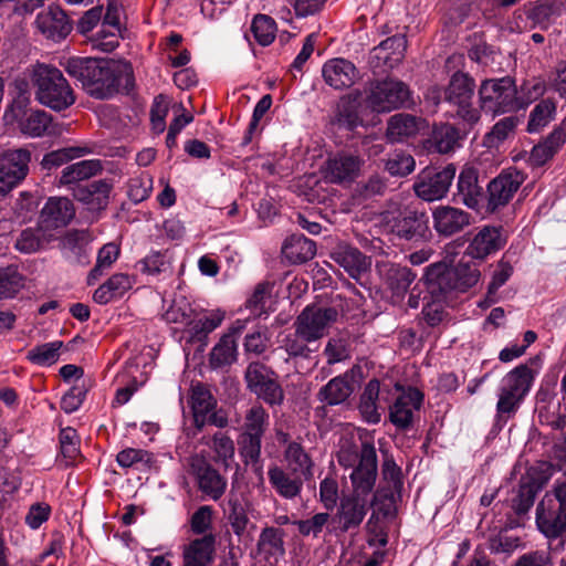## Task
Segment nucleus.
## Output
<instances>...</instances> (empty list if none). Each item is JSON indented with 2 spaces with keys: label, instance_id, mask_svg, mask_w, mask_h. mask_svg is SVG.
Instances as JSON below:
<instances>
[{
  "label": "nucleus",
  "instance_id": "f257e3e1",
  "mask_svg": "<svg viewBox=\"0 0 566 566\" xmlns=\"http://www.w3.org/2000/svg\"><path fill=\"white\" fill-rule=\"evenodd\" d=\"M67 74L78 82L87 94L95 98H109L120 88L134 86L129 63L92 57H71L65 64Z\"/></svg>",
  "mask_w": 566,
  "mask_h": 566
},
{
  "label": "nucleus",
  "instance_id": "f03ea898",
  "mask_svg": "<svg viewBox=\"0 0 566 566\" xmlns=\"http://www.w3.org/2000/svg\"><path fill=\"white\" fill-rule=\"evenodd\" d=\"M33 82L35 97L44 106L63 111L75 102L71 86L56 67L39 65L34 70Z\"/></svg>",
  "mask_w": 566,
  "mask_h": 566
},
{
  "label": "nucleus",
  "instance_id": "7ed1b4c3",
  "mask_svg": "<svg viewBox=\"0 0 566 566\" xmlns=\"http://www.w3.org/2000/svg\"><path fill=\"white\" fill-rule=\"evenodd\" d=\"M480 276V270L475 264L462 262L454 268H448L441 262L434 263L429 265L424 273L431 293L465 292L479 282Z\"/></svg>",
  "mask_w": 566,
  "mask_h": 566
},
{
  "label": "nucleus",
  "instance_id": "20e7f679",
  "mask_svg": "<svg viewBox=\"0 0 566 566\" xmlns=\"http://www.w3.org/2000/svg\"><path fill=\"white\" fill-rule=\"evenodd\" d=\"M481 108L492 115L518 111L517 88L510 76L484 80L479 88Z\"/></svg>",
  "mask_w": 566,
  "mask_h": 566
},
{
  "label": "nucleus",
  "instance_id": "39448f33",
  "mask_svg": "<svg viewBox=\"0 0 566 566\" xmlns=\"http://www.w3.org/2000/svg\"><path fill=\"white\" fill-rule=\"evenodd\" d=\"M384 222L386 229L400 239L426 241L431 238L429 218L426 212L409 206L397 211L386 212Z\"/></svg>",
  "mask_w": 566,
  "mask_h": 566
},
{
  "label": "nucleus",
  "instance_id": "423d86ee",
  "mask_svg": "<svg viewBox=\"0 0 566 566\" xmlns=\"http://www.w3.org/2000/svg\"><path fill=\"white\" fill-rule=\"evenodd\" d=\"M534 377L533 370L527 365H520L507 373L500 386L497 413H514L530 391Z\"/></svg>",
  "mask_w": 566,
  "mask_h": 566
},
{
  "label": "nucleus",
  "instance_id": "0eeeda50",
  "mask_svg": "<svg viewBox=\"0 0 566 566\" xmlns=\"http://www.w3.org/2000/svg\"><path fill=\"white\" fill-rule=\"evenodd\" d=\"M410 90L401 81L387 78L376 82L367 96V105L377 113H389L410 102Z\"/></svg>",
  "mask_w": 566,
  "mask_h": 566
},
{
  "label": "nucleus",
  "instance_id": "6e6552de",
  "mask_svg": "<svg viewBox=\"0 0 566 566\" xmlns=\"http://www.w3.org/2000/svg\"><path fill=\"white\" fill-rule=\"evenodd\" d=\"M474 87L475 84L472 77L465 73L457 72L444 90V99L457 106L458 116L469 124H474L480 118L479 111L472 105Z\"/></svg>",
  "mask_w": 566,
  "mask_h": 566
},
{
  "label": "nucleus",
  "instance_id": "1a4fd4ad",
  "mask_svg": "<svg viewBox=\"0 0 566 566\" xmlns=\"http://www.w3.org/2000/svg\"><path fill=\"white\" fill-rule=\"evenodd\" d=\"M337 311L333 307L307 305L294 322L298 335L308 342L322 338L337 318Z\"/></svg>",
  "mask_w": 566,
  "mask_h": 566
},
{
  "label": "nucleus",
  "instance_id": "9d476101",
  "mask_svg": "<svg viewBox=\"0 0 566 566\" xmlns=\"http://www.w3.org/2000/svg\"><path fill=\"white\" fill-rule=\"evenodd\" d=\"M537 530L549 541L560 539L554 549H563L566 536V512L557 507L555 499L544 495L536 507Z\"/></svg>",
  "mask_w": 566,
  "mask_h": 566
},
{
  "label": "nucleus",
  "instance_id": "9b49d317",
  "mask_svg": "<svg viewBox=\"0 0 566 566\" xmlns=\"http://www.w3.org/2000/svg\"><path fill=\"white\" fill-rule=\"evenodd\" d=\"M31 153L27 148L8 149L0 154V195L23 180L29 172Z\"/></svg>",
  "mask_w": 566,
  "mask_h": 566
},
{
  "label": "nucleus",
  "instance_id": "f8f14e48",
  "mask_svg": "<svg viewBox=\"0 0 566 566\" xmlns=\"http://www.w3.org/2000/svg\"><path fill=\"white\" fill-rule=\"evenodd\" d=\"M455 171L451 164L439 171L423 170L413 184L416 195L429 202L442 199L449 191Z\"/></svg>",
  "mask_w": 566,
  "mask_h": 566
},
{
  "label": "nucleus",
  "instance_id": "ddd939ff",
  "mask_svg": "<svg viewBox=\"0 0 566 566\" xmlns=\"http://www.w3.org/2000/svg\"><path fill=\"white\" fill-rule=\"evenodd\" d=\"M189 468L198 482L199 490L209 499L217 501L224 494L227 480L212 468L203 454L191 455Z\"/></svg>",
  "mask_w": 566,
  "mask_h": 566
},
{
  "label": "nucleus",
  "instance_id": "4468645a",
  "mask_svg": "<svg viewBox=\"0 0 566 566\" xmlns=\"http://www.w3.org/2000/svg\"><path fill=\"white\" fill-rule=\"evenodd\" d=\"M524 179L523 172L516 168L503 170L488 186V209L495 211L506 206L524 182Z\"/></svg>",
  "mask_w": 566,
  "mask_h": 566
},
{
  "label": "nucleus",
  "instance_id": "2eb2a0df",
  "mask_svg": "<svg viewBox=\"0 0 566 566\" xmlns=\"http://www.w3.org/2000/svg\"><path fill=\"white\" fill-rule=\"evenodd\" d=\"M377 476V454L374 444L364 442L360 449V461L350 473L353 493L365 497L371 493Z\"/></svg>",
  "mask_w": 566,
  "mask_h": 566
},
{
  "label": "nucleus",
  "instance_id": "dca6fc26",
  "mask_svg": "<svg viewBox=\"0 0 566 566\" xmlns=\"http://www.w3.org/2000/svg\"><path fill=\"white\" fill-rule=\"evenodd\" d=\"M363 160L359 156L340 151L331 156L322 168L326 181L338 185L353 182L359 175Z\"/></svg>",
  "mask_w": 566,
  "mask_h": 566
},
{
  "label": "nucleus",
  "instance_id": "f3484780",
  "mask_svg": "<svg viewBox=\"0 0 566 566\" xmlns=\"http://www.w3.org/2000/svg\"><path fill=\"white\" fill-rule=\"evenodd\" d=\"M423 394L415 387L402 389L389 407L390 422L400 430L409 429L412 426L415 413L420 410L423 403Z\"/></svg>",
  "mask_w": 566,
  "mask_h": 566
},
{
  "label": "nucleus",
  "instance_id": "a211bd4d",
  "mask_svg": "<svg viewBox=\"0 0 566 566\" xmlns=\"http://www.w3.org/2000/svg\"><path fill=\"white\" fill-rule=\"evenodd\" d=\"M406 49L407 40L405 36H390L370 51L369 65L375 73L392 70L403 60Z\"/></svg>",
  "mask_w": 566,
  "mask_h": 566
},
{
  "label": "nucleus",
  "instance_id": "6ab92c4d",
  "mask_svg": "<svg viewBox=\"0 0 566 566\" xmlns=\"http://www.w3.org/2000/svg\"><path fill=\"white\" fill-rule=\"evenodd\" d=\"M34 24L39 33L54 42L64 40L72 31L69 17L56 6H50L38 13Z\"/></svg>",
  "mask_w": 566,
  "mask_h": 566
},
{
  "label": "nucleus",
  "instance_id": "aec40b11",
  "mask_svg": "<svg viewBox=\"0 0 566 566\" xmlns=\"http://www.w3.org/2000/svg\"><path fill=\"white\" fill-rule=\"evenodd\" d=\"M75 216V208L66 197H51L41 210L40 223L46 229L55 230L67 226Z\"/></svg>",
  "mask_w": 566,
  "mask_h": 566
},
{
  "label": "nucleus",
  "instance_id": "412c9836",
  "mask_svg": "<svg viewBox=\"0 0 566 566\" xmlns=\"http://www.w3.org/2000/svg\"><path fill=\"white\" fill-rule=\"evenodd\" d=\"M322 75L327 85L335 90H343L355 84L359 72L350 61L336 57L324 63Z\"/></svg>",
  "mask_w": 566,
  "mask_h": 566
},
{
  "label": "nucleus",
  "instance_id": "4be33fe9",
  "mask_svg": "<svg viewBox=\"0 0 566 566\" xmlns=\"http://www.w3.org/2000/svg\"><path fill=\"white\" fill-rule=\"evenodd\" d=\"M504 244L505 240L502 237L500 228L484 226L469 243L467 254L473 259L483 260L488 255L502 249Z\"/></svg>",
  "mask_w": 566,
  "mask_h": 566
},
{
  "label": "nucleus",
  "instance_id": "5701e85b",
  "mask_svg": "<svg viewBox=\"0 0 566 566\" xmlns=\"http://www.w3.org/2000/svg\"><path fill=\"white\" fill-rule=\"evenodd\" d=\"M113 185L106 180H96L85 186H77L73 190L74 198L90 211L104 210L109 202Z\"/></svg>",
  "mask_w": 566,
  "mask_h": 566
},
{
  "label": "nucleus",
  "instance_id": "b1692460",
  "mask_svg": "<svg viewBox=\"0 0 566 566\" xmlns=\"http://www.w3.org/2000/svg\"><path fill=\"white\" fill-rule=\"evenodd\" d=\"M433 227L441 235H452L470 223V216L465 211L450 207L439 206L432 212Z\"/></svg>",
  "mask_w": 566,
  "mask_h": 566
},
{
  "label": "nucleus",
  "instance_id": "393cba45",
  "mask_svg": "<svg viewBox=\"0 0 566 566\" xmlns=\"http://www.w3.org/2000/svg\"><path fill=\"white\" fill-rule=\"evenodd\" d=\"M269 482L275 492L285 500L297 497L303 489V476L293 475L283 468L273 465L268 471Z\"/></svg>",
  "mask_w": 566,
  "mask_h": 566
},
{
  "label": "nucleus",
  "instance_id": "a878e982",
  "mask_svg": "<svg viewBox=\"0 0 566 566\" xmlns=\"http://www.w3.org/2000/svg\"><path fill=\"white\" fill-rule=\"evenodd\" d=\"M368 497L352 493L340 500L339 521L345 531L357 527L367 514Z\"/></svg>",
  "mask_w": 566,
  "mask_h": 566
},
{
  "label": "nucleus",
  "instance_id": "bb28decb",
  "mask_svg": "<svg viewBox=\"0 0 566 566\" xmlns=\"http://www.w3.org/2000/svg\"><path fill=\"white\" fill-rule=\"evenodd\" d=\"M134 284V276L126 273H115L95 290L93 300L101 305L108 304L116 298L123 297Z\"/></svg>",
  "mask_w": 566,
  "mask_h": 566
},
{
  "label": "nucleus",
  "instance_id": "cd10ccee",
  "mask_svg": "<svg viewBox=\"0 0 566 566\" xmlns=\"http://www.w3.org/2000/svg\"><path fill=\"white\" fill-rule=\"evenodd\" d=\"M457 198L470 209H476L482 198V187L478 182V171L473 167H464L458 178Z\"/></svg>",
  "mask_w": 566,
  "mask_h": 566
},
{
  "label": "nucleus",
  "instance_id": "c85d7f7f",
  "mask_svg": "<svg viewBox=\"0 0 566 566\" xmlns=\"http://www.w3.org/2000/svg\"><path fill=\"white\" fill-rule=\"evenodd\" d=\"M214 543L212 534L192 541L184 551L182 566H210L213 560Z\"/></svg>",
  "mask_w": 566,
  "mask_h": 566
},
{
  "label": "nucleus",
  "instance_id": "c756f323",
  "mask_svg": "<svg viewBox=\"0 0 566 566\" xmlns=\"http://www.w3.org/2000/svg\"><path fill=\"white\" fill-rule=\"evenodd\" d=\"M286 470L293 475H302L305 480L313 476L314 462L298 442H290L283 452Z\"/></svg>",
  "mask_w": 566,
  "mask_h": 566
},
{
  "label": "nucleus",
  "instance_id": "7c9ffc66",
  "mask_svg": "<svg viewBox=\"0 0 566 566\" xmlns=\"http://www.w3.org/2000/svg\"><path fill=\"white\" fill-rule=\"evenodd\" d=\"M52 229H46L40 222L34 228L24 229L15 241V249L22 253H35L55 240Z\"/></svg>",
  "mask_w": 566,
  "mask_h": 566
},
{
  "label": "nucleus",
  "instance_id": "2f4dec72",
  "mask_svg": "<svg viewBox=\"0 0 566 566\" xmlns=\"http://www.w3.org/2000/svg\"><path fill=\"white\" fill-rule=\"evenodd\" d=\"M379 272L397 297H402L416 279V274L409 268L398 264H384L379 266Z\"/></svg>",
  "mask_w": 566,
  "mask_h": 566
},
{
  "label": "nucleus",
  "instance_id": "473e14b6",
  "mask_svg": "<svg viewBox=\"0 0 566 566\" xmlns=\"http://www.w3.org/2000/svg\"><path fill=\"white\" fill-rule=\"evenodd\" d=\"M20 132L31 138L54 133L52 116L41 109L30 111L19 122Z\"/></svg>",
  "mask_w": 566,
  "mask_h": 566
},
{
  "label": "nucleus",
  "instance_id": "72a5a7b5",
  "mask_svg": "<svg viewBox=\"0 0 566 566\" xmlns=\"http://www.w3.org/2000/svg\"><path fill=\"white\" fill-rule=\"evenodd\" d=\"M284 531L277 527H265L262 530L259 541V553L271 564L277 562L285 553Z\"/></svg>",
  "mask_w": 566,
  "mask_h": 566
},
{
  "label": "nucleus",
  "instance_id": "f704fd0d",
  "mask_svg": "<svg viewBox=\"0 0 566 566\" xmlns=\"http://www.w3.org/2000/svg\"><path fill=\"white\" fill-rule=\"evenodd\" d=\"M334 260L355 280H358L370 266L369 260L358 249L352 247H340L334 253Z\"/></svg>",
  "mask_w": 566,
  "mask_h": 566
},
{
  "label": "nucleus",
  "instance_id": "c9c22d12",
  "mask_svg": "<svg viewBox=\"0 0 566 566\" xmlns=\"http://www.w3.org/2000/svg\"><path fill=\"white\" fill-rule=\"evenodd\" d=\"M103 169L102 163L98 159H86L66 166L60 176L59 184L69 186L80 181L90 179Z\"/></svg>",
  "mask_w": 566,
  "mask_h": 566
},
{
  "label": "nucleus",
  "instance_id": "e433bc0d",
  "mask_svg": "<svg viewBox=\"0 0 566 566\" xmlns=\"http://www.w3.org/2000/svg\"><path fill=\"white\" fill-rule=\"evenodd\" d=\"M190 403L195 424L201 429L207 423L208 415L214 409L216 400L203 385L197 384L191 388Z\"/></svg>",
  "mask_w": 566,
  "mask_h": 566
},
{
  "label": "nucleus",
  "instance_id": "4c0bfd02",
  "mask_svg": "<svg viewBox=\"0 0 566 566\" xmlns=\"http://www.w3.org/2000/svg\"><path fill=\"white\" fill-rule=\"evenodd\" d=\"M283 253L293 263H304L316 254V244L303 234H293L284 243Z\"/></svg>",
  "mask_w": 566,
  "mask_h": 566
},
{
  "label": "nucleus",
  "instance_id": "58836bf2",
  "mask_svg": "<svg viewBox=\"0 0 566 566\" xmlns=\"http://www.w3.org/2000/svg\"><path fill=\"white\" fill-rule=\"evenodd\" d=\"M380 394V382L377 379L369 380L361 394L359 402V412L368 423H378L381 419V412L378 407Z\"/></svg>",
  "mask_w": 566,
  "mask_h": 566
},
{
  "label": "nucleus",
  "instance_id": "ea45409f",
  "mask_svg": "<svg viewBox=\"0 0 566 566\" xmlns=\"http://www.w3.org/2000/svg\"><path fill=\"white\" fill-rule=\"evenodd\" d=\"M421 127V120L410 114H396L390 117L387 126V137L391 142H402L415 136Z\"/></svg>",
  "mask_w": 566,
  "mask_h": 566
},
{
  "label": "nucleus",
  "instance_id": "a19ab883",
  "mask_svg": "<svg viewBox=\"0 0 566 566\" xmlns=\"http://www.w3.org/2000/svg\"><path fill=\"white\" fill-rule=\"evenodd\" d=\"M353 390V385L347 376H337L321 388L318 398L329 406H335L346 401Z\"/></svg>",
  "mask_w": 566,
  "mask_h": 566
},
{
  "label": "nucleus",
  "instance_id": "79ce46f5",
  "mask_svg": "<svg viewBox=\"0 0 566 566\" xmlns=\"http://www.w3.org/2000/svg\"><path fill=\"white\" fill-rule=\"evenodd\" d=\"M92 153L93 149L88 145L64 147L45 154L41 165L43 169L51 170Z\"/></svg>",
  "mask_w": 566,
  "mask_h": 566
},
{
  "label": "nucleus",
  "instance_id": "37998d69",
  "mask_svg": "<svg viewBox=\"0 0 566 566\" xmlns=\"http://www.w3.org/2000/svg\"><path fill=\"white\" fill-rule=\"evenodd\" d=\"M120 255V245L116 242L105 243L97 252L96 263L87 275V284H94L109 270Z\"/></svg>",
  "mask_w": 566,
  "mask_h": 566
},
{
  "label": "nucleus",
  "instance_id": "c03bdc74",
  "mask_svg": "<svg viewBox=\"0 0 566 566\" xmlns=\"http://www.w3.org/2000/svg\"><path fill=\"white\" fill-rule=\"evenodd\" d=\"M223 319L224 312L221 310L211 311L199 318H195L192 316L187 327V332L192 339L201 340L219 327Z\"/></svg>",
  "mask_w": 566,
  "mask_h": 566
},
{
  "label": "nucleus",
  "instance_id": "a18cd8bd",
  "mask_svg": "<svg viewBox=\"0 0 566 566\" xmlns=\"http://www.w3.org/2000/svg\"><path fill=\"white\" fill-rule=\"evenodd\" d=\"M238 346L231 334H224L210 353V365L213 368L229 366L237 360Z\"/></svg>",
  "mask_w": 566,
  "mask_h": 566
},
{
  "label": "nucleus",
  "instance_id": "49530a36",
  "mask_svg": "<svg viewBox=\"0 0 566 566\" xmlns=\"http://www.w3.org/2000/svg\"><path fill=\"white\" fill-rule=\"evenodd\" d=\"M60 454L59 462L64 467L73 465L80 458V438L75 429L67 427L60 431Z\"/></svg>",
  "mask_w": 566,
  "mask_h": 566
},
{
  "label": "nucleus",
  "instance_id": "de8ad7c7",
  "mask_svg": "<svg viewBox=\"0 0 566 566\" xmlns=\"http://www.w3.org/2000/svg\"><path fill=\"white\" fill-rule=\"evenodd\" d=\"M63 342L53 340L31 348L27 354V359L33 365L49 367L54 365L60 358V350Z\"/></svg>",
  "mask_w": 566,
  "mask_h": 566
},
{
  "label": "nucleus",
  "instance_id": "09e8293b",
  "mask_svg": "<svg viewBox=\"0 0 566 566\" xmlns=\"http://www.w3.org/2000/svg\"><path fill=\"white\" fill-rule=\"evenodd\" d=\"M116 461L122 468L136 467L139 470L149 469L155 462L154 455L142 449L127 448L118 452Z\"/></svg>",
  "mask_w": 566,
  "mask_h": 566
},
{
  "label": "nucleus",
  "instance_id": "8fccbe9b",
  "mask_svg": "<svg viewBox=\"0 0 566 566\" xmlns=\"http://www.w3.org/2000/svg\"><path fill=\"white\" fill-rule=\"evenodd\" d=\"M137 266L144 274L157 275L169 271L171 261L167 251H151L137 263Z\"/></svg>",
  "mask_w": 566,
  "mask_h": 566
},
{
  "label": "nucleus",
  "instance_id": "3c124183",
  "mask_svg": "<svg viewBox=\"0 0 566 566\" xmlns=\"http://www.w3.org/2000/svg\"><path fill=\"white\" fill-rule=\"evenodd\" d=\"M556 112V105L551 99H543L531 112L527 130L536 133L545 127L553 118Z\"/></svg>",
  "mask_w": 566,
  "mask_h": 566
},
{
  "label": "nucleus",
  "instance_id": "603ef678",
  "mask_svg": "<svg viewBox=\"0 0 566 566\" xmlns=\"http://www.w3.org/2000/svg\"><path fill=\"white\" fill-rule=\"evenodd\" d=\"M458 138V130L448 124L436 126L431 136L434 149L440 154L452 151L457 145Z\"/></svg>",
  "mask_w": 566,
  "mask_h": 566
},
{
  "label": "nucleus",
  "instance_id": "864d4df0",
  "mask_svg": "<svg viewBox=\"0 0 566 566\" xmlns=\"http://www.w3.org/2000/svg\"><path fill=\"white\" fill-rule=\"evenodd\" d=\"M269 426V415L261 406H252L244 417L245 434L263 437Z\"/></svg>",
  "mask_w": 566,
  "mask_h": 566
},
{
  "label": "nucleus",
  "instance_id": "5fc2aeb1",
  "mask_svg": "<svg viewBox=\"0 0 566 566\" xmlns=\"http://www.w3.org/2000/svg\"><path fill=\"white\" fill-rule=\"evenodd\" d=\"M251 31L260 45L268 46L275 39L276 24L272 18L259 14L252 21Z\"/></svg>",
  "mask_w": 566,
  "mask_h": 566
},
{
  "label": "nucleus",
  "instance_id": "6e6d98bb",
  "mask_svg": "<svg viewBox=\"0 0 566 566\" xmlns=\"http://www.w3.org/2000/svg\"><path fill=\"white\" fill-rule=\"evenodd\" d=\"M211 449L214 452V461L229 468L234 458V442L223 432H218L212 438Z\"/></svg>",
  "mask_w": 566,
  "mask_h": 566
},
{
  "label": "nucleus",
  "instance_id": "4d7b16f0",
  "mask_svg": "<svg viewBox=\"0 0 566 566\" xmlns=\"http://www.w3.org/2000/svg\"><path fill=\"white\" fill-rule=\"evenodd\" d=\"M273 285L269 282L259 283L252 295L247 301V308L254 316H261L268 313V303L272 293Z\"/></svg>",
  "mask_w": 566,
  "mask_h": 566
},
{
  "label": "nucleus",
  "instance_id": "13d9d810",
  "mask_svg": "<svg viewBox=\"0 0 566 566\" xmlns=\"http://www.w3.org/2000/svg\"><path fill=\"white\" fill-rule=\"evenodd\" d=\"M151 189L153 178L148 174H142L133 177L127 182V196L135 203H139L147 199Z\"/></svg>",
  "mask_w": 566,
  "mask_h": 566
},
{
  "label": "nucleus",
  "instance_id": "bf43d9fd",
  "mask_svg": "<svg viewBox=\"0 0 566 566\" xmlns=\"http://www.w3.org/2000/svg\"><path fill=\"white\" fill-rule=\"evenodd\" d=\"M193 310L186 300H175L164 314L167 323L181 324L188 327Z\"/></svg>",
  "mask_w": 566,
  "mask_h": 566
},
{
  "label": "nucleus",
  "instance_id": "052dcab7",
  "mask_svg": "<svg viewBox=\"0 0 566 566\" xmlns=\"http://www.w3.org/2000/svg\"><path fill=\"white\" fill-rule=\"evenodd\" d=\"M546 85L539 78L526 81L521 86L520 94L517 93L518 109L527 107L531 103L538 99L544 95Z\"/></svg>",
  "mask_w": 566,
  "mask_h": 566
},
{
  "label": "nucleus",
  "instance_id": "680f3d73",
  "mask_svg": "<svg viewBox=\"0 0 566 566\" xmlns=\"http://www.w3.org/2000/svg\"><path fill=\"white\" fill-rule=\"evenodd\" d=\"M415 165L416 163L411 155L395 153L386 160L385 167L391 176L403 177L413 171Z\"/></svg>",
  "mask_w": 566,
  "mask_h": 566
},
{
  "label": "nucleus",
  "instance_id": "e2e57ef3",
  "mask_svg": "<svg viewBox=\"0 0 566 566\" xmlns=\"http://www.w3.org/2000/svg\"><path fill=\"white\" fill-rule=\"evenodd\" d=\"M329 521L328 513H316L314 516L307 520H298L293 524L296 526L298 533L303 536L318 537L323 532L324 527Z\"/></svg>",
  "mask_w": 566,
  "mask_h": 566
},
{
  "label": "nucleus",
  "instance_id": "0e129e2a",
  "mask_svg": "<svg viewBox=\"0 0 566 566\" xmlns=\"http://www.w3.org/2000/svg\"><path fill=\"white\" fill-rule=\"evenodd\" d=\"M169 111V99L165 95L155 97L150 109L153 130L160 134L166 128V117Z\"/></svg>",
  "mask_w": 566,
  "mask_h": 566
},
{
  "label": "nucleus",
  "instance_id": "69168bd1",
  "mask_svg": "<svg viewBox=\"0 0 566 566\" xmlns=\"http://www.w3.org/2000/svg\"><path fill=\"white\" fill-rule=\"evenodd\" d=\"M337 123L347 129H354L361 124L355 102L343 99L338 105Z\"/></svg>",
  "mask_w": 566,
  "mask_h": 566
},
{
  "label": "nucleus",
  "instance_id": "338daca9",
  "mask_svg": "<svg viewBox=\"0 0 566 566\" xmlns=\"http://www.w3.org/2000/svg\"><path fill=\"white\" fill-rule=\"evenodd\" d=\"M261 437L242 433L239 441L240 453L245 463H256L261 455Z\"/></svg>",
  "mask_w": 566,
  "mask_h": 566
},
{
  "label": "nucleus",
  "instance_id": "774afa93",
  "mask_svg": "<svg viewBox=\"0 0 566 566\" xmlns=\"http://www.w3.org/2000/svg\"><path fill=\"white\" fill-rule=\"evenodd\" d=\"M271 379V373L266 366L260 363H251L248 366L245 371V380L251 391L254 392Z\"/></svg>",
  "mask_w": 566,
  "mask_h": 566
}]
</instances>
